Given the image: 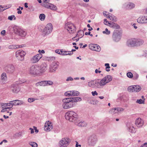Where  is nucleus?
<instances>
[{
    "mask_svg": "<svg viewBox=\"0 0 147 147\" xmlns=\"http://www.w3.org/2000/svg\"><path fill=\"white\" fill-rule=\"evenodd\" d=\"M50 4H51L49 3V2H43L41 4V5L44 7L49 8Z\"/></svg>",
    "mask_w": 147,
    "mask_h": 147,
    "instance_id": "28",
    "label": "nucleus"
},
{
    "mask_svg": "<svg viewBox=\"0 0 147 147\" xmlns=\"http://www.w3.org/2000/svg\"><path fill=\"white\" fill-rule=\"evenodd\" d=\"M121 37V33L118 30H115L112 35L113 40L116 42L119 41Z\"/></svg>",
    "mask_w": 147,
    "mask_h": 147,
    "instance_id": "7",
    "label": "nucleus"
},
{
    "mask_svg": "<svg viewBox=\"0 0 147 147\" xmlns=\"http://www.w3.org/2000/svg\"><path fill=\"white\" fill-rule=\"evenodd\" d=\"M11 7V6L10 5H9L8 8H5L4 9H1V8L0 9V11L2 12L4 10H5L6 9H7L8 8H10Z\"/></svg>",
    "mask_w": 147,
    "mask_h": 147,
    "instance_id": "57",
    "label": "nucleus"
},
{
    "mask_svg": "<svg viewBox=\"0 0 147 147\" xmlns=\"http://www.w3.org/2000/svg\"><path fill=\"white\" fill-rule=\"evenodd\" d=\"M105 78H106V82L107 83H108L111 81L112 79V77L110 75H107L106 76Z\"/></svg>",
    "mask_w": 147,
    "mask_h": 147,
    "instance_id": "30",
    "label": "nucleus"
},
{
    "mask_svg": "<svg viewBox=\"0 0 147 147\" xmlns=\"http://www.w3.org/2000/svg\"><path fill=\"white\" fill-rule=\"evenodd\" d=\"M109 26L113 28L119 29L120 28V26L118 24L115 22H112V23L108 22Z\"/></svg>",
    "mask_w": 147,
    "mask_h": 147,
    "instance_id": "21",
    "label": "nucleus"
},
{
    "mask_svg": "<svg viewBox=\"0 0 147 147\" xmlns=\"http://www.w3.org/2000/svg\"><path fill=\"white\" fill-rule=\"evenodd\" d=\"M29 144L32 147H37L38 146L37 144L34 142H30Z\"/></svg>",
    "mask_w": 147,
    "mask_h": 147,
    "instance_id": "38",
    "label": "nucleus"
},
{
    "mask_svg": "<svg viewBox=\"0 0 147 147\" xmlns=\"http://www.w3.org/2000/svg\"><path fill=\"white\" fill-rule=\"evenodd\" d=\"M53 29L52 25L51 23L48 24L43 29V32L45 35H48L50 33Z\"/></svg>",
    "mask_w": 147,
    "mask_h": 147,
    "instance_id": "8",
    "label": "nucleus"
},
{
    "mask_svg": "<svg viewBox=\"0 0 147 147\" xmlns=\"http://www.w3.org/2000/svg\"><path fill=\"white\" fill-rule=\"evenodd\" d=\"M22 133L19 132L18 133H16L14 135L13 137L15 138H17L20 136H22Z\"/></svg>",
    "mask_w": 147,
    "mask_h": 147,
    "instance_id": "40",
    "label": "nucleus"
},
{
    "mask_svg": "<svg viewBox=\"0 0 147 147\" xmlns=\"http://www.w3.org/2000/svg\"><path fill=\"white\" fill-rule=\"evenodd\" d=\"M111 112H112L113 114L116 113H117L116 110H115V108L112 109L111 110Z\"/></svg>",
    "mask_w": 147,
    "mask_h": 147,
    "instance_id": "60",
    "label": "nucleus"
},
{
    "mask_svg": "<svg viewBox=\"0 0 147 147\" xmlns=\"http://www.w3.org/2000/svg\"><path fill=\"white\" fill-rule=\"evenodd\" d=\"M73 78L71 77H69L67 78L66 79V80L67 81H73Z\"/></svg>",
    "mask_w": 147,
    "mask_h": 147,
    "instance_id": "55",
    "label": "nucleus"
},
{
    "mask_svg": "<svg viewBox=\"0 0 147 147\" xmlns=\"http://www.w3.org/2000/svg\"><path fill=\"white\" fill-rule=\"evenodd\" d=\"M13 17L14 16H13V15H11L9 16L8 19L10 20H13Z\"/></svg>",
    "mask_w": 147,
    "mask_h": 147,
    "instance_id": "59",
    "label": "nucleus"
},
{
    "mask_svg": "<svg viewBox=\"0 0 147 147\" xmlns=\"http://www.w3.org/2000/svg\"><path fill=\"white\" fill-rule=\"evenodd\" d=\"M65 28L70 33H73L76 30V27L72 24L68 25L66 24L65 25Z\"/></svg>",
    "mask_w": 147,
    "mask_h": 147,
    "instance_id": "15",
    "label": "nucleus"
},
{
    "mask_svg": "<svg viewBox=\"0 0 147 147\" xmlns=\"http://www.w3.org/2000/svg\"><path fill=\"white\" fill-rule=\"evenodd\" d=\"M90 49L93 51L99 52L101 50L100 47L98 45L91 44L89 45Z\"/></svg>",
    "mask_w": 147,
    "mask_h": 147,
    "instance_id": "17",
    "label": "nucleus"
},
{
    "mask_svg": "<svg viewBox=\"0 0 147 147\" xmlns=\"http://www.w3.org/2000/svg\"><path fill=\"white\" fill-rule=\"evenodd\" d=\"M134 92H138L141 89V88L139 85H134Z\"/></svg>",
    "mask_w": 147,
    "mask_h": 147,
    "instance_id": "26",
    "label": "nucleus"
},
{
    "mask_svg": "<svg viewBox=\"0 0 147 147\" xmlns=\"http://www.w3.org/2000/svg\"><path fill=\"white\" fill-rule=\"evenodd\" d=\"M136 46H139L143 45L144 43L143 40L140 39H137Z\"/></svg>",
    "mask_w": 147,
    "mask_h": 147,
    "instance_id": "27",
    "label": "nucleus"
},
{
    "mask_svg": "<svg viewBox=\"0 0 147 147\" xmlns=\"http://www.w3.org/2000/svg\"><path fill=\"white\" fill-rule=\"evenodd\" d=\"M136 102L139 104H142L144 103V101L142 100L141 99H140L139 100L138 99L137 100Z\"/></svg>",
    "mask_w": 147,
    "mask_h": 147,
    "instance_id": "47",
    "label": "nucleus"
},
{
    "mask_svg": "<svg viewBox=\"0 0 147 147\" xmlns=\"http://www.w3.org/2000/svg\"><path fill=\"white\" fill-rule=\"evenodd\" d=\"M128 130L132 133H134L136 132L135 128L132 125L128 127Z\"/></svg>",
    "mask_w": 147,
    "mask_h": 147,
    "instance_id": "29",
    "label": "nucleus"
},
{
    "mask_svg": "<svg viewBox=\"0 0 147 147\" xmlns=\"http://www.w3.org/2000/svg\"><path fill=\"white\" fill-rule=\"evenodd\" d=\"M11 104L10 101V102L9 103H3L1 105V107H2V108L4 109L7 106L11 107L12 105H11Z\"/></svg>",
    "mask_w": 147,
    "mask_h": 147,
    "instance_id": "31",
    "label": "nucleus"
},
{
    "mask_svg": "<svg viewBox=\"0 0 147 147\" xmlns=\"http://www.w3.org/2000/svg\"><path fill=\"white\" fill-rule=\"evenodd\" d=\"M7 79L6 74L5 73H3L1 76V79L2 80H5Z\"/></svg>",
    "mask_w": 147,
    "mask_h": 147,
    "instance_id": "39",
    "label": "nucleus"
},
{
    "mask_svg": "<svg viewBox=\"0 0 147 147\" xmlns=\"http://www.w3.org/2000/svg\"><path fill=\"white\" fill-rule=\"evenodd\" d=\"M135 124L138 127L142 126L143 125V122L142 121L140 118H138L135 121Z\"/></svg>",
    "mask_w": 147,
    "mask_h": 147,
    "instance_id": "20",
    "label": "nucleus"
},
{
    "mask_svg": "<svg viewBox=\"0 0 147 147\" xmlns=\"http://www.w3.org/2000/svg\"><path fill=\"white\" fill-rule=\"evenodd\" d=\"M135 5L131 3H129L126 6V8L127 9H130L135 7Z\"/></svg>",
    "mask_w": 147,
    "mask_h": 147,
    "instance_id": "24",
    "label": "nucleus"
},
{
    "mask_svg": "<svg viewBox=\"0 0 147 147\" xmlns=\"http://www.w3.org/2000/svg\"><path fill=\"white\" fill-rule=\"evenodd\" d=\"M108 22H109L107 20V19H104V24L106 25H108L107 23L108 24Z\"/></svg>",
    "mask_w": 147,
    "mask_h": 147,
    "instance_id": "58",
    "label": "nucleus"
},
{
    "mask_svg": "<svg viewBox=\"0 0 147 147\" xmlns=\"http://www.w3.org/2000/svg\"><path fill=\"white\" fill-rule=\"evenodd\" d=\"M113 21L114 22H116L117 21V18L116 17L113 16Z\"/></svg>",
    "mask_w": 147,
    "mask_h": 147,
    "instance_id": "62",
    "label": "nucleus"
},
{
    "mask_svg": "<svg viewBox=\"0 0 147 147\" xmlns=\"http://www.w3.org/2000/svg\"><path fill=\"white\" fill-rule=\"evenodd\" d=\"M110 67H106L105 68L106 70L107 71H110V69H109L110 68Z\"/></svg>",
    "mask_w": 147,
    "mask_h": 147,
    "instance_id": "64",
    "label": "nucleus"
},
{
    "mask_svg": "<svg viewBox=\"0 0 147 147\" xmlns=\"http://www.w3.org/2000/svg\"><path fill=\"white\" fill-rule=\"evenodd\" d=\"M64 94L65 96H72V91H67V92H65V93Z\"/></svg>",
    "mask_w": 147,
    "mask_h": 147,
    "instance_id": "33",
    "label": "nucleus"
},
{
    "mask_svg": "<svg viewBox=\"0 0 147 147\" xmlns=\"http://www.w3.org/2000/svg\"><path fill=\"white\" fill-rule=\"evenodd\" d=\"M102 33L104 34L109 35L110 34V31L108 30V29L106 28L105 29V31H104L102 32Z\"/></svg>",
    "mask_w": 147,
    "mask_h": 147,
    "instance_id": "44",
    "label": "nucleus"
},
{
    "mask_svg": "<svg viewBox=\"0 0 147 147\" xmlns=\"http://www.w3.org/2000/svg\"><path fill=\"white\" fill-rule=\"evenodd\" d=\"M15 70V67L12 64H10L8 65L5 68L6 72L9 74H12L13 73Z\"/></svg>",
    "mask_w": 147,
    "mask_h": 147,
    "instance_id": "14",
    "label": "nucleus"
},
{
    "mask_svg": "<svg viewBox=\"0 0 147 147\" xmlns=\"http://www.w3.org/2000/svg\"><path fill=\"white\" fill-rule=\"evenodd\" d=\"M19 47H20L18 45H11L9 46L8 48L9 49H15L19 48Z\"/></svg>",
    "mask_w": 147,
    "mask_h": 147,
    "instance_id": "37",
    "label": "nucleus"
},
{
    "mask_svg": "<svg viewBox=\"0 0 147 147\" xmlns=\"http://www.w3.org/2000/svg\"><path fill=\"white\" fill-rule=\"evenodd\" d=\"M11 88L12 91L13 93H17L20 90L18 85L17 84L11 85Z\"/></svg>",
    "mask_w": 147,
    "mask_h": 147,
    "instance_id": "18",
    "label": "nucleus"
},
{
    "mask_svg": "<svg viewBox=\"0 0 147 147\" xmlns=\"http://www.w3.org/2000/svg\"><path fill=\"white\" fill-rule=\"evenodd\" d=\"M84 35V32L83 30H79L76 36H78L80 38H82Z\"/></svg>",
    "mask_w": 147,
    "mask_h": 147,
    "instance_id": "25",
    "label": "nucleus"
},
{
    "mask_svg": "<svg viewBox=\"0 0 147 147\" xmlns=\"http://www.w3.org/2000/svg\"><path fill=\"white\" fill-rule=\"evenodd\" d=\"M47 65L44 62L40 65H35L31 66L29 69V73L33 75H38L46 71L47 69Z\"/></svg>",
    "mask_w": 147,
    "mask_h": 147,
    "instance_id": "1",
    "label": "nucleus"
},
{
    "mask_svg": "<svg viewBox=\"0 0 147 147\" xmlns=\"http://www.w3.org/2000/svg\"><path fill=\"white\" fill-rule=\"evenodd\" d=\"M127 76L129 78H132L133 77V75L131 72H128L127 74Z\"/></svg>",
    "mask_w": 147,
    "mask_h": 147,
    "instance_id": "46",
    "label": "nucleus"
},
{
    "mask_svg": "<svg viewBox=\"0 0 147 147\" xmlns=\"http://www.w3.org/2000/svg\"><path fill=\"white\" fill-rule=\"evenodd\" d=\"M18 100H16L10 101V102L11 103H12L11 104V105H12V106H11V107H12L13 105H18Z\"/></svg>",
    "mask_w": 147,
    "mask_h": 147,
    "instance_id": "34",
    "label": "nucleus"
},
{
    "mask_svg": "<svg viewBox=\"0 0 147 147\" xmlns=\"http://www.w3.org/2000/svg\"><path fill=\"white\" fill-rule=\"evenodd\" d=\"M70 142V139L69 138H63L60 141L59 144L61 147H66L67 146Z\"/></svg>",
    "mask_w": 147,
    "mask_h": 147,
    "instance_id": "9",
    "label": "nucleus"
},
{
    "mask_svg": "<svg viewBox=\"0 0 147 147\" xmlns=\"http://www.w3.org/2000/svg\"><path fill=\"white\" fill-rule=\"evenodd\" d=\"M106 78H104L102 79L100 81L99 80V86H104L106 85L107 83L106 82Z\"/></svg>",
    "mask_w": 147,
    "mask_h": 147,
    "instance_id": "22",
    "label": "nucleus"
},
{
    "mask_svg": "<svg viewBox=\"0 0 147 147\" xmlns=\"http://www.w3.org/2000/svg\"><path fill=\"white\" fill-rule=\"evenodd\" d=\"M5 33V30H2L1 32V34L3 35H4Z\"/></svg>",
    "mask_w": 147,
    "mask_h": 147,
    "instance_id": "63",
    "label": "nucleus"
},
{
    "mask_svg": "<svg viewBox=\"0 0 147 147\" xmlns=\"http://www.w3.org/2000/svg\"><path fill=\"white\" fill-rule=\"evenodd\" d=\"M71 91L72 96H78L80 94L79 92L77 91L74 90Z\"/></svg>",
    "mask_w": 147,
    "mask_h": 147,
    "instance_id": "35",
    "label": "nucleus"
},
{
    "mask_svg": "<svg viewBox=\"0 0 147 147\" xmlns=\"http://www.w3.org/2000/svg\"><path fill=\"white\" fill-rule=\"evenodd\" d=\"M55 58L53 57H47V59L49 61H53L55 60Z\"/></svg>",
    "mask_w": 147,
    "mask_h": 147,
    "instance_id": "48",
    "label": "nucleus"
},
{
    "mask_svg": "<svg viewBox=\"0 0 147 147\" xmlns=\"http://www.w3.org/2000/svg\"><path fill=\"white\" fill-rule=\"evenodd\" d=\"M13 28L15 33L22 37H24L26 35V32L18 27L14 26Z\"/></svg>",
    "mask_w": 147,
    "mask_h": 147,
    "instance_id": "4",
    "label": "nucleus"
},
{
    "mask_svg": "<svg viewBox=\"0 0 147 147\" xmlns=\"http://www.w3.org/2000/svg\"><path fill=\"white\" fill-rule=\"evenodd\" d=\"M114 15H111V16L109 15L108 16H107V18H109V19L110 20L113 21V17Z\"/></svg>",
    "mask_w": 147,
    "mask_h": 147,
    "instance_id": "54",
    "label": "nucleus"
},
{
    "mask_svg": "<svg viewBox=\"0 0 147 147\" xmlns=\"http://www.w3.org/2000/svg\"><path fill=\"white\" fill-rule=\"evenodd\" d=\"M134 86H129L128 88V90L130 92H134Z\"/></svg>",
    "mask_w": 147,
    "mask_h": 147,
    "instance_id": "45",
    "label": "nucleus"
},
{
    "mask_svg": "<svg viewBox=\"0 0 147 147\" xmlns=\"http://www.w3.org/2000/svg\"><path fill=\"white\" fill-rule=\"evenodd\" d=\"M35 100L34 98H30L28 99V101L29 102H31Z\"/></svg>",
    "mask_w": 147,
    "mask_h": 147,
    "instance_id": "52",
    "label": "nucleus"
},
{
    "mask_svg": "<svg viewBox=\"0 0 147 147\" xmlns=\"http://www.w3.org/2000/svg\"><path fill=\"white\" fill-rule=\"evenodd\" d=\"M59 63L58 62L54 61L50 65L49 67V71L51 72L55 71L58 67Z\"/></svg>",
    "mask_w": 147,
    "mask_h": 147,
    "instance_id": "11",
    "label": "nucleus"
},
{
    "mask_svg": "<svg viewBox=\"0 0 147 147\" xmlns=\"http://www.w3.org/2000/svg\"><path fill=\"white\" fill-rule=\"evenodd\" d=\"M92 94L93 96H95V95H98V93H97L96 91H93L92 92Z\"/></svg>",
    "mask_w": 147,
    "mask_h": 147,
    "instance_id": "56",
    "label": "nucleus"
},
{
    "mask_svg": "<svg viewBox=\"0 0 147 147\" xmlns=\"http://www.w3.org/2000/svg\"><path fill=\"white\" fill-rule=\"evenodd\" d=\"M18 105H20L23 104L24 103V102L23 101L18 100Z\"/></svg>",
    "mask_w": 147,
    "mask_h": 147,
    "instance_id": "50",
    "label": "nucleus"
},
{
    "mask_svg": "<svg viewBox=\"0 0 147 147\" xmlns=\"http://www.w3.org/2000/svg\"><path fill=\"white\" fill-rule=\"evenodd\" d=\"M47 82V86L48 85H52L53 84V82L51 81H46Z\"/></svg>",
    "mask_w": 147,
    "mask_h": 147,
    "instance_id": "49",
    "label": "nucleus"
},
{
    "mask_svg": "<svg viewBox=\"0 0 147 147\" xmlns=\"http://www.w3.org/2000/svg\"><path fill=\"white\" fill-rule=\"evenodd\" d=\"M115 110H116L117 113L122 111L124 110V109L122 108L117 107L115 108Z\"/></svg>",
    "mask_w": 147,
    "mask_h": 147,
    "instance_id": "43",
    "label": "nucleus"
},
{
    "mask_svg": "<svg viewBox=\"0 0 147 147\" xmlns=\"http://www.w3.org/2000/svg\"><path fill=\"white\" fill-rule=\"evenodd\" d=\"M97 139L95 135L93 134L90 136L88 139V144L90 146H94L96 144Z\"/></svg>",
    "mask_w": 147,
    "mask_h": 147,
    "instance_id": "5",
    "label": "nucleus"
},
{
    "mask_svg": "<svg viewBox=\"0 0 147 147\" xmlns=\"http://www.w3.org/2000/svg\"><path fill=\"white\" fill-rule=\"evenodd\" d=\"M39 18L41 21H44L45 18V16L44 14H41L39 16Z\"/></svg>",
    "mask_w": 147,
    "mask_h": 147,
    "instance_id": "36",
    "label": "nucleus"
},
{
    "mask_svg": "<svg viewBox=\"0 0 147 147\" xmlns=\"http://www.w3.org/2000/svg\"><path fill=\"white\" fill-rule=\"evenodd\" d=\"M55 52L56 53L61 55V53H63V51H59V50L57 49L55 50Z\"/></svg>",
    "mask_w": 147,
    "mask_h": 147,
    "instance_id": "53",
    "label": "nucleus"
},
{
    "mask_svg": "<svg viewBox=\"0 0 147 147\" xmlns=\"http://www.w3.org/2000/svg\"><path fill=\"white\" fill-rule=\"evenodd\" d=\"M110 14V13L107 12L106 11H104L103 12V14L105 16H108Z\"/></svg>",
    "mask_w": 147,
    "mask_h": 147,
    "instance_id": "51",
    "label": "nucleus"
},
{
    "mask_svg": "<svg viewBox=\"0 0 147 147\" xmlns=\"http://www.w3.org/2000/svg\"><path fill=\"white\" fill-rule=\"evenodd\" d=\"M88 85L92 88L99 87V80L91 81L88 82Z\"/></svg>",
    "mask_w": 147,
    "mask_h": 147,
    "instance_id": "10",
    "label": "nucleus"
},
{
    "mask_svg": "<svg viewBox=\"0 0 147 147\" xmlns=\"http://www.w3.org/2000/svg\"><path fill=\"white\" fill-rule=\"evenodd\" d=\"M137 22L140 23H147V17H139L137 19Z\"/></svg>",
    "mask_w": 147,
    "mask_h": 147,
    "instance_id": "19",
    "label": "nucleus"
},
{
    "mask_svg": "<svg viewBox=\"0 0 147 147\" xmlns=\"http://www.w3.org/2000/svg\"><path fill=\"white\" fill-rule=\"evenodd\" d=\"M89 103L91 104H92L94 105H96L98 103V100H96V101L94 100H92L90 101V102Z\"/></svg>",
    "mask_w": 147,
    "mask_h": 147,
    "instance_id": "42",
    "label": "nucleus"
},
{
    "mask_svg": "<svg viewBox=\"0 0 147 147\" xmlns=\"http://www.w3.org/2000/svg\"><path fill=\"white\" fill-rule=\"evenodd\" d=\"M65 119L70 121L73 122L77 120L78 116L76 113L72 111H68L65 114Z\"/></svg>",
    "mask_w": 147,
    "mask_h": 147,
    "instance_id": "3",
    "label": "nucleus"
},
{
    "mask_svg": "<svg viewBox=\"0 0 147 147\" xmlns=\"http://www.w3.org/2000/svg\"><path fill=\"white\" fill-rule=\"evenodd\" d=\"M53 128L52 124L51 122L48 121L45 124L44 129L47 131H49Z\"/></svg>",
    "mask_w": 147,
    "mask_h": 147,
    "instance_id": "16",
    "label": "nucleus"
},
{
    "mask_svg": "<svg viewBox=\"0 0 147 147\" xmlns=\"http://www.w3.org/2000/svg\"><path fill=\"white\" fill-rule=\"evenodd\" d=\"M49 8L51 10H56L57 9V8L56 6L53 4H51Z\"/></svg>",
    "mask_w": 147,
    "mask_h": 147,
    "instance_id": "41",
    "label": "nucleus"
},
{
    "mask_svg": "<svg viewBox=\"0 0 147 147\" xmlns=\"http://www.w3.org/2000/svg\"><path fill=\"white\" fill-rule=\"evenodd\" d=\"M42 55L41 53H39L34 55L30 59V61L33 63H36L42 57Z\"/></svg>",
    "mask_w": 147,
    "mask_h": 147,
    "instance_id": "13",
    "label": "nucleus"
},
{
    "mask_svg": "<svg viewBox=\"0 0 147 147\" xmlns=\"http://www.w3.org/2000/svg\"><path fill=\"white\" fill-rule=\"evenodd\" d=\"M47 82L46 81H41V82L37 83L36 84V85L37 86H38L39 85H40V86H47L46 83Z\"/></svg>",
    "mask_w": 147,
    "mask_h": 147,
    "instance_id": "23",
    "label": "nucleus"
},
{
    "mask_svg": "<svg viewBox=\"0 0 147 147\" xmlns=\"http://www.w3.org/2000/svg\"><path fill=\"white\" fill-rule=\"evenodd\" d=\"M26 53L23 51L18 50L16 52V56L17 59L20 61H23L24 59V56Z\"/></svg>",
    "mask_w": 147,
    "mask_h": 147,
    "instance_id": "6",
    "label": "nucleus"
},
{
    "mask_svg": "<svg viewBox=\"0 0 147 147\" xmlns=\"http://www.w3.org/2000/svg\"><path fill=\"white\" fill-rule=\"evenodd\" d=\"M87 125V124L85 122H81L78 124V125L80 127H85Z\"/></svg>",
    "mask_w": 147,
    "mask_h": 147,
    "instance_id": "32",
    "label": "nucleus"
},
{
    "mask_svg": "<svg viewBox=\"0 0 147 147\" xmlns=\"http://www.w3.org/2000/svg\"><path fill=\"white\" fill-rule=\"evenodd\" d=\"M137 39L134 38L129 39L127 42V45L129 47H134L136 46Z\"/></svg>",
    "mask_w": 147,
    "mask_h": 147,
    "instance_id": "12",
    "label": "nucleus"
},
{
    "mask_svg": "<svg viewBox=\"0 0 147 147\" xmlns=\"http://www.w3.org/2000/svg\"><path fill=\"white\" fill-rule=\"evenodd\" d=\"M140 147H147V143H145L143 145L141 146Z\"/></svg>",
    "mask_w": 147,
    "mask_h": 147,
    "instance_id": "61",
    "label": "nucleus"
},
{
    "mask_svg": "<svg viewBox=\"0 0 147 147\" xmlns=\"http://www.w3.org/2000/svg\"><path fill=\"white\" fill-rule=\"evenodd\" d=\"M82 98L80 97H71L66 98L63 99L62 102L63 108L64 109H67L73 107V102L80 101Z\"/></svg>",
    "mask_w": 147,
    "mask_h": 147,
    "instance_id": "2",
    "label": "nucleus"
}]
</instances>
